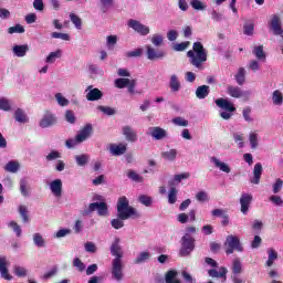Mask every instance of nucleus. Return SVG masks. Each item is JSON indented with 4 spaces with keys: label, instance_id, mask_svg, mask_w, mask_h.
<instances>
[{
    "label": "nucleus",
    "instance_id": "69168bd1",
    "mask_svg": "<svg viewBox=\"0 0 283 283\" xmlns=\"http://www.w3.org/2000/svg\"><path fill=\"white\" fill-rule=\"evenodd\" d=\"M84 249L86 253H96L98 251V248L96 247V243L88 241L84 244Z\"/></svg>",
    "mask_w": 283,
    "mask_h": 283
},
{
    "label": "nucleus",
    "instance_id": "49530a36",
    "mask_svg": "<svg viewBox=\"0 0 283 283\" xmlns=\"http://www.w3.org/2000/svg\"><path fill=\"white\" fill-rule=\"evenodd\" d=\"M55 101L60 107H67L70 105V99H67L65 96H63L62 93L55 94Z\"/></svg>",
    "mask_w": 283,
    "mask_h": 283
},
{
    "label": "nucleus",
    "instance_id": "7c9ffc66",
    "mask_svg": "<svg viewBox=\"0 0 283 283\" xmlns=\"http://www.w3.org/2000/svg\"><path fill=\"white\" fill-rule=\"evenodd\" d=\"M21 169V164L18 160H10L4 166V171H8L9 174H17Z\"/></svg>",
    "mask_w": 283,
    "mask_h": 283
},
{
    "label": "nucleus",
    "instance_id": "6ab92c4d",
    "mask_svg": "<svg viewBox=\"0 0 283 283\" xmlns=\"http://www.w3.org/2000/svg\"><path fill=\"white\" fill-rule=\"evenodd\" d=\"M122 133L128 143H136V140H138V134L132 128V126H124L122 128Z\"/></svg>",
    "mask_w": 283,
    "mask_h": 283
},
{
    "label": "nucleus",
    "instance_id": "dca6fc26",
    "mask_svg": "<svg viewBox=\"0 0 283 283\" xmlns=\"http://www.w3.org/2000/svg\"><path fill=\"white\" fill-rule=\"evenodd\" d=\"M50 189L55 198H61L63 196V181L61 179H54L50 184Z\"/></svg>",
    "mask_w": 283,
    "mask_h": 283
},
{
    "label": "nucleus",
    "instance_id": "5701e85b",
    "mask_svg": "<svg viewBox=\"0 0 283 283\" xmlns=\"http://www.w3.org/2000/svg\"><path fill=\"white\" fill-rule=\"evenodd\" d=\"M264 168L261 163H256L253 168V178L250 180L252 185H260V179L262 178V172Z\"/></svg>",
    "mask_w": 283,
    "mask_h": 283
},
{
    "label": "nucleus",
    "instance_id": "72a5a7b5",
    "mask_svg": "<svg viewBox=\"0 0 283 283\" xmlns=\"http://www.w3.org/2000/svg\"><path fill=\"white\" fill-rule=\"evenodd\" d=\"M234 80L238 83V85H244L247 81V70L244 67H240L234 75Z\"/></svg>",
    "mask_w": 283,
    "mask_h": 283
},
{
    "label": "nucleus",
    "instance_id": "2f4dec72",
    "mask_svg": "<svg viewBox=\"0 0 283 283\" xmlns=\"http://www.w3.org/2000/svg\"><path fill=\"white\" fill-rule=\"evenodd\" d=\"M191 175L189 172H182L180 175H175L174 179L171 181H169V186L170 187H176V185H180V182H182V180H188V178H190Z\"/></svg>",
    "mask_w": 283,
    "mask_h": 283
},
{
    "label": "nucleus",
    "instance_id": "ddd939ff",
    "mask_svg": "<svg viewBox=\"0 0 283 283\" xmlns=\"http://www.w3.org/2000/svg\"><path fill=\"white\" fill-rule=\"evenodd\" d=\"M54 125H56V115L52 114L51 112H46L39 123V126L42 129H48V127H52Z\"/></svg>",
    "mask_w": 283,
    "mask_h": 283
},
{
    "label": "nucleus",
    "instance_id": "de8ad7c7",
    "mask_svg": "<svg viewBox=\"0 0 283 283\" xmlns=\"http://www.w3.org/2000/svg\"><path fill=\"white\" fill-rule=\"evenodd\" d=\"M130 81L132 80L125 77L117 78L115 80V87H117V90H125Z\"/></svg>",
    "mask_w": 283,
    "mask_h": 283
},
{
    "label": "nucleus",
    "instance_id": "6e6d98bb",
    "mask_svg": "<svg viewBox=\"0 0 283 283\" xmlns=\"http://www.w3.org/2000/svg\"><path fill=\"white\" fill-rule=\"evenodd\" d=\"M97 109L106 116H114V114H116V109L109 106H97Z\"/></svg>",
    "mask_w": 283,
    "mask_h": 283
},
{
    "label": "nucleus",
    "instance_id": "4be33fe9",
    "mask_svg": "<svg viewBox=\"0 0 283 283\" xmlns=\"http://www.w3.org/2000/svg\"><path fill=\"white\" fill-rule=\"evenodd\" d=\"M210 163H213L214 167L223 174H231V167L229 164L221 161L218 157H210Z\"/></svg>",
    "mask_w": 283,
    "mask_h": 283
},
{
    "label": "nucleus",
    "instance_id": "774afa93",
    "mask_svg": "<svg viewBox=\"0 0 283 283\" xmlns=\"http://www.w3.org/2000/svg\"><path fill=\"white\" fill-rule=\"evenodd\" d=\"M150 41L155 48H160V45H163L164 39L160 34H154Z\"/></svg>",
    "mask_w": 283,
    "mask_h": 283
},
{
    "label": "nucleus",
    "instance_id": "aec40b11",
    "mask_svg": "<svg viewBox=\"0 0 283 283\" xmlns=\"http://www.w3.org/2000/svg\"><path fill=\"white\" fill-rule=\"evenodd\" d=\"M108 151L112 154V156H123L127 151V145L126 144H111L108 146Z\"/></svg>",
    "mask_w": 283,
    "mask_h": 283
},
{
    "label": "nucleus",
    "instance_id": "7ed1b4c3",
    "mask_svg": "<svg viewBox=\"0 0 283 283\" xmlns=\"http://www.w3.org/2000/svg\"><path fill=\"white\" fill-rule=\"evenodd\" d=\"M94 134V127L92 124L84 125L76 134L74 138H70L65 142V146L67 149H74L77 145L85 143V140L90 139Z\"/></svg>",
    "mask_w": 283,
    "mask_h": 283
},
{
    "label": "nucleus",
    "instance_id": "b1692460",
    "mask_svg": "<svg viewBox=\"0 0 283 283\" xmlns=\"http://www.w3.org/2000/svg\"><path fill=\"white\" fill-rule=\"evenodd\" d=\"M12 52L18 59H23V56L30 52V46L28 44L14 45Z\"/></svg>",
    "mask_w": 283,
    "mask_h": 283
},
{
    "label": "nucleus",
    "instance_id": "393cba45",
    "mask_svg": "<svg viewBox=\"0 0 283 283\" xmlns=\"http://www.w3.org/2000/svg\"><path fill=\"white\" fill-rule=\"evenodd\" d=\"M88 93L86 94L87 101H101L103 98V92L98 88H92V86H88Z\"/></svg>",
    "mask_w": 283,
    "mask_h": 283
},
{
    "label": "nucleus",
    "instance_id": "f704fd0d",
    "mask_svg": "<svg viewBox=\"0 0 283 283\" xmlns=\"http://www.w3.org/2000/svg\"><path fill=\"white\" fill-rule=\"evenodd\" d=\"M177 157L178 150L176 148L161 153V158H164V160H168V163H174V160H176Z\"/></svg>",
    "mask_w": 283,
    "mask_h": 283
},
{
    "label": "nucleus",
    "instance_id": "603ef678",
    "mask_svg": "<svg viewBox=\"0 0 283 283\" xmlns=\"http://www.w3.org/2000/svg\"><path fill=\"white\" fill-rule=\"evenodd\" d=\"M8 227L10 229H12V231L15 233L17 238H21V233H22L21 226H19V223H17V221H10L8 223Z\"/></svg>",
    "mask_w": 283,
    "mask_h": 283
},
{
    "label": "nucleus",
    "instance_id": "4c0bfd02",
    "mask_svg": "<svg viewBox=\"0 0 283 283\" xmlns=\"http://www.w3.org/2000/svg\"><path fill=\"white\" fill-rule=\"evenodd\" d=\"M166 283H182L178 280V272L176 270H170L166 273Z\"/></svg>",
    "mask_w": 283,
    "mask_h": 283
},
{
    "label": "nucleus",
    "instance_id": "c9c22d12",
    "mask_svg": "<svg viewBox=\"0 0 283 283\" xmlns=\"http://www.w3.org/2000/svg\"><path fill=\"white\" fill-rule=\"evenodd\" d=\"M272 103L273 105H276L277 107H282L283 105V93L280 90H275L272 93Z\"/></svg>",
    "mask_w": 283,
    "mask_h": 283
},
{
    "label": "nucleus",
    "instance_id": "c03bdc74",
    "mask_svg": "<svg viewBox=\"0 0 283 283\" xmlns=\"http://www.w3.org/2000/svg\"><path fill=\"white\" fill-rule=\"evenodd\" d=\"M75 163H77L78 167H85L90 163V155L83 154L75 156Z\"/></svg>",
    "mask_w": 283,
    "mask_h": 283
},
{
    "label": "nucleus",
    "instance_id": "0eeeda50",
    "mask_svg": "<svg viewBox=\"0 0 283 283\" xmlns=\"http://www.w3.org/2000/svg\"><path fill=\"white\" fill-rule=\"evenodd\" d=\"M111 273L113 280L123 282V277H125V274L123 273V259H113Z\"/></svg>",
    "mask_w": 283,
    "mask_h": 283
},
{
    "label": "nucleus",
    "instance_id": "5fc2aeb1",
    "mask_svg": "<svg viewBox=\"0 0 283 283\" xmlns=\"http://www.w3.org/2000/svg\"><path fill=\"white\" fill-rule=\"evenodd\" d=\"M61 151L59 150H51L48 155H46V161L48 163H52V160H59V158H61Z\"/></svg>",
    "mask_w": 283,
    "mask_h": 283
},
{
    "label": "nucleus",
    "instance_id": "8fccbe9b",
    "mask_svg": "<svg viewBox=\"0 0 283 283\" xmlns=\"http://www.w3.org/2000/svg\"><path fill=\"white\" fill-rule=\"evenodd\" d=\"M189 45H191V42H189V41L176 43L172 45V50L175 52H185V50H187V48H189Z\"/></svg>",
    "mask_w": 283,
    "mask_h": 283
},
{
    "label": "nucleus",
    "instance_id": "9d476101",
    "mask_svg": "<svg viewBox=\"0 0 283 283\" xmlns=\"http://www.w3.org/2000/svg\"><path fill=\"white\" fill-rule=\"evenodd\" d=\"M145 49H146V56H147L148 61H158L160 59H165V56L167 55V53H165V51L154 49V46H151V44L146 45Z\"/></svg>",
    "mask_w": 283,
    "mask_h": 283
},
{
    "label": "nucleus",
    "instance_id": "423d86ee",
    "mask_svg": "<svg viewBox=\"0 0 283 283\" xmlns=\"http://www.w3.org/2000/svg\"><path fill=\"white\" fill-rule=\"evenodd\" d=\"M224 247L227 255H231V253H233L234 251H239V253H242V251H244V249L242 248V243H240V238L233 234L227 237Z\"/></svg>",
    "mask_w": 283,
    "mask_h": 283
},
{
    "label": "nucleus",
    "instance_id": "a18cd8bd",
    "mask_svg": "<svg viewBox=\"0 0 283 283\" xmlns=\"http://www.w3.org/2000/svg\"><path fill=\"white\" fill-rule=\"evenodd\" d=\"M70 20L75 25L76 30H82L83 20L76 15V13H70Z\"/></svg>",
    "mask_w": 283,
    "mask_h": 283
},
{
    "label": "nucleus",
    "instance_id": "3c124183",
    "mask_svg": "<svg viewBox=\"0 0 283 283\" xmlns=\"http://www.w3.org/2000/svg\"><path fill=\"white\" fill-rule=\"evenodd\" d=\"M117 43H118V36L108 35L106 38V48H108V50H114Z\"/></svg>",
    "mask_w": 283,
    "mask_h": 283
},
{
    "label": "nucleus",
    "instance_id": "412c9836",
    "mask_svg": "<svg viewBox=\"0 0 283 283\" xmlns=\"http://www.w3.org/2000/svg\"><path fill=\"white\" fill-rule=\"evenodd\" d=\"M270 30H272L273 34H279L280 31L282 30V20L280 15L274 14L272 15V19L270 21Z\"/></svg>",
    "mask_w": 283,
    "mask_h": 283
},
{
    "label": "nucleus",
    "instance_id": "bb28decb",
    "mask_svg": "<svg viewBox=\"0 0 283 283\" xmlns=\"http://www.w3.org/2000/svg\"><path fill=\"white\" fill-rule=\"evenodd\" d=\"M112 6H114V0H97V8L102 14H107Z\"/></svg>",
    "mask_w": 283,
    "mask_h": 283
},
{
    "label": "nucleus",
    "instance_id": "f8f14e48",
    "mask_svg": "<svg viewBox=\"0 0 283 283\" xmlns=\"http://www.w3.org/2000/svg\"><path fill=\"white\" fill-rule=\"evenodd\" d=\"M239 202L241 205V213H243V216H247L249 213L251 202H253V195L242 192Z\"/></svg>",
    "mask_w": 283,
    "mask_h": 283
},
{
    "label": "nucleus",
    "instance_id": "09e8293b",
    "mask_svg": "<svg viewBox=\"0 0 283 283\" xmlns=\"http://www.w3.org/2000/svg\"><path fill=\"white\" fill-rule=\"evenodd\" d=\"M178 200V190L175 187H171L168 193V202L169 205H176Z\"/></svg>",
    "mask_w": 283,
    "mask_h": 283
},
{
    "label": "nucleus",
    "instance_id": "864d4df0",
    "mask_svg": "<svg viewBox=\"0 0 283 283\" xmlns=\"http://www.w3.org/2000/svg\"><path fill=\"white\" fill-rule=\"evenodd\" d=\"M0 109L2 112H10L12 109V105H10V99L6 97L0 98Z\"/></svg>",
    "mask_w": 283,
    "mask_h": 283
},
{
    "label": "nucleus",
    "instance_id": "1a4fd4ad",
    "mask_svg": "<svg viewBox=\"0 0 283 283\" xmlns=\"http://www.w3.org/2000/svg\"><path fill=\"white\" fill-rule=\"evenodd\" d=\"M128 28H132V30L137 32V34H140V36H147V34H149V32H150L149 27H147V25L140 23V21L134 20V19H130L128 21Z\"/></svg>",
    "mask_w": 283,
    "mask_h": 283
},
{
    "label": "nucleus",
    "instance_id": "20e7f679",
    "mask_svg": "<svg viewBox=\"0 0 283 283\" xmlns=\"http://www.w3.org/2000/svg\"><path fill=\"white\" fill-rule=\"evenodd\" d=\"M216 105L220 109H223V112L220 113L221 118H223V120H230L235 112V105L231 101L222 97L216 99Z\"/></svg>",
    "mask_w": 283,
    "mask_h": 283
},
{
    "label": "nucleus",
    "instance_id": "e2e57ef3",
    "mask_svg": "<svg viewBox=\"0 0 283 283\" xmlns=\"http://www.w3.org/2000/svg\"><path fill=\"white\" fill-rule=\"evenodd\" d=\"M127 177L129 178V180H133L134 182H143V177H140V175H138L134 170H128Z\"/></svg>",
    "mask_w": 283,
    "mask_h": 283
},
{
    "label": "nucleus",
    "instance_id": "f03ea898",
    "mask_svg": "<svg viewBox=\"0 0 283 283\" xmlns=\"http://www.w3.org/2000/svg\"><path fill=\"white\" fill-rule=\"evenodd\" d=\"M187 56L189 59V63L193 65L197 70H203L205 63H207V59L209 56L207 49L200 42H195L192 45V50L187 52Z\"/></svg>",
    "mask_w": 283,
    "mask_h": 283
},
{
    "label": "nucleus",
    "instance_id": "bf43d9fd",
    "mask_svg": "<svg viewBox=\"0 0 283 283\" xmlns=\"http://www.w3.org/2000/svg\"><path fill=\"white\" fill-rule=\"evenodd\" d=\"M190 6L193 10H207V4L200 0H191Z\"/></svg>",
    "mask_w": 283,
    "mask_h": 283
},
{
    "label": "nucleus",
    "instance_id": "a211bd4d",
    "mask_svg": "<svg viewBox=\"0 0 283 283\" xmlns=\"http://www.w3.org/2000/svg\"><path fill=\"white\" fill-rule=\"evenodd\" d=\"M8 258L0 255V275L3 280H12V275L8 273Z\"/></svg>",
    "mask_w": 283,
    "mask_h": 283
},
{
    "label": "nucleus",
    "instance_id": "f3484780",
    "mask_svg": "<svg viewBox=\"0 0 283 283\" xmlns=\"http://www.w3.org/2000/svg\"><path fill=\"white\" fill-rule=\"evenodd\" d=\"M169 87L174 94H178V92L182 90V83L180 82V77L177 74L170 75Z\"/></svg>",
    "mask_w": 283,
    "mask_h": 283
},
{
    "label": "nucleus",
    "instance_id": "0e129e2a",
    "mask_svg": "<svg viewBox=\"0 0 283 283\" xmlns=\"http://www.w3.org/2000/svg\"><path fill=\"white\" fill-rule=\"evenodd\" d=\"M139 202L142 205H144L145 207H151V203L154 202V200L151 199V197L147 196V195H142L138 198Z\"/></svg>",
    "mask_w": 283,
    "mask_h": 283
},
{
    "label": "nucleus",
    "instance_id": "f257e3e1",
    "mask_svg": "<svg viewBox=\"0 0 283 283\" xmlns=\"http://www.w3.org/2000/svg\"><path fill=\"white\" fill-rule=\"evenodd\" d=\"M129 218H140V214L134 207L129 206L127 197H120L117 201V219L111 220V227L116 230L123 229L125 227L124 220H129Z\"/></svg>",
    "mask_w": 283,
    "mask_h": 283
},
{
    "label": "nucleus",
    "instance_id": "58836bf2",
    "mask_svg": "<svg viewBox=\"0 0 283 283\" xmlns=\"http://www.w3.org/2000/svg\"><path fill=\"white\" fill-rule=\"evenodd\" d=\"M249 142L251 149H258V145L260 143V135L255 132H251L249 134Z\"/></svg>",
    "mask_w": 283,
    "mask_h": 283
},
{
    "label": "nucleus",
    "instance_id": "a878e982",
    "mask_svg": "<svg viewBox=\"0 0 283 283\" xmlns=\"http://www.w3.org/2000/svg\"><path fill=\"white\" fill-rule=\"evenodd\" d=\"M227 273H229V270L224 266H221L219 271L216 269H211L208 271V275L210 277H222L224 281L227 280Z\"/></svg>",
    "mask_w": 283,
    "mask_h": 283
},
{
    "label": "nucleus",
    "instance_id": "79ce46f5",
    "mask_svg": "<svg viewBox=\"0 0 283 283\" xmlns=\"http://www.w3.org/2000/svg\"><path fill=\"white\" fill-rule=\"evenodd\" d=\"M275 260H277V251L274 249H269L268 250V261L265 263L266 266H271L274 264Z\"/></svg>",
    "mask_w": 283,
    "mask_h": 283
},
{
    "label": "nucleus",
    "instance_id": "39448f33",
    "mask_svg": "<svg viewBox=\"0 0 283 283\" xmlns=\"http://www.w3.org/2000/svg\"><path fill=\"white\" fill-rule=\"evenodd\" d=\"M193 249H196V239L191 237V234L185 233V235L181 238L179 255L181 258H187V255H191Z\"/></svg>",
    "mask_w": 283,
    "mask_h": 283
},
{
    "label": "nucleus",
    "instance_id": "e433bc0d",
    "mask_svg": "<svg viewBox=\"0 0 283 283\" xmlns=\"http://www.w3.org/2000/svg\"><path fill=\"white\" fill-rule=\"evenodd\" d=\"M252 54H254V56L258 59V61H266V53H264V46L263 45H259V46H254Z\"/></svg>",
    "mask_w": 283,
    "mask_h": 283
},
{
    "label": "nucleus",
    "instance_id": "6e6552de",
    "mask_svg": "<svg viewBox=\"0 0 283 283\" xmlns=\"http://www.w3.org/2000/svg\"><path fill=\"white\" fill-rule=\"evenodd\" d=\"M98 216H107L108 213V208H107V203L105 202H93L90 203L88 209L84 211L85 216H90V213H92L93 211H96Z\"/></svg>",
    "mask_w": 283,
    "mask_h": 283
},
{
    "label": "nucleus",
    "instance_id": "4468645a",
    "mask_svg": "<svg viewBox=\"0 0 283 283\" xmlns=\"http://www.w3.org/2000/svg\"><path fill=\"white\" fill-rule=\"evenodd\" d=\"M227 94L232 98H242L244 96H251V91H242V88L238 86L229 85L227 87Z\"/></svg>",
    "mask_w": 283,
    "mask_h": 283
},
{
    "label": "nucleus",
    "instance_id": "a19ab883",
    "mask_svg": "<svg viewBox=\"0 0 283 283\" xmlns=\"http://www.w3.org/2000/svg\"><path fill=\"white\" fill-rule=\"evenodd\" d=\"M18 212L20 213L22 218V222L25 224L30 222V216L28 214V206L20 205L18 207Z\"/></svg>",
    "mask_w": 283,
    "mask_h": 283
},
{
    "label": "nucleus",
    "instance_id": "13d9d810",
    "mask_svg": "<svg viewBox=\"0 0 283 283\" xmlns=\"http://www.w3.org/2000/svg\"><path fill=\"white\" fill-rule=\"evenodd\" d=\"M150 254L149 252H142L138 254V256L135 259V264H143V262H147L149 260Z\"/></svg>",
    "mask_w": 283,
    "mask_h": 283
},
{
    "label": "nucleus",
    "instance_id": "c756f323",
    "mask_svg": "<svg viewBox=\"0 0 283 283\" xmlns=\"http://www.w3.org/2000/svg\"><path fill=\"white\" fill-rule=\"evenodd\" d=\"M211 90L209 87V85H201L198 86L196 90V96L197 98H199V101H202L205 98H207V96H209Z\"/></svg>",
    "mask_w": 283,
    "mask_h": 283
},
{
    "label": "nucleus",
    "instance_id": "052dcab7",
    "mask_svg": "<svg viewBox=\"0 0 283 283\" xmlns=\"http://www.w3.org/2000/svg\"><path fill=\"white\" fill-rule=\"evenodd\" d=\"M73 266L77 271H80V273H83V271H85V269H86L85 263H83V261H81V259H78V258L73 259Z\"/></svg>",
    "mask_w": 283,
    "mask_h": 283
},
{
    "label": "nucleus",
    "instance_id": "338daca9",
    "mask_svg": "<svg viewBox=\"0 0 283 283\" xmlns=\"http://www.w3.org/2000/svg\"><path fill=\"white\" fill-rule=\"evenodd\" d=\"M272 189H273V193H280V191H282L283 189V180L277 178L273 184Z\"/></svg>",
    "mask_w": 283,
    "mask_h": 283
},
{
    "label": "nucleus",
    "instance_id": "ea45409f",
    "mask_svg": "<svg viewBox=\"0 0 283 283\" xmlns=\"http://www.w3.org/2000/svg\"><path fill=\"white\" fill-rule=\"evenodd\" d=\"M232 275H240L242 273V261L234 259L231 266Z\"/></svg>",
    "mask_w": 283,
    "mask_h": 283
},
{
    "label": "nucleus",
    "instance_id": "473e14b6",
    "mask_svg": "<svg viewBox=\"0 0 283 283\" xmlns=\"http://www.w3.org/2000/svg\"><path fill=\"white\" fill-rule=\"evenodd\" d=\"M61 56H63V51L61 49H57L56 51L49 53L45 59V63H56V59H61Z\"/></svg>",
    "mask_w": 283,
    "mask_h": 283
},
{
    "label": "nucleus",
    "instance_id": "9b49d317",
    "mask_svg": "<svg viewBox=\"0 0 283 283\" xmlns=\"http://www.w3.org/2000/svg\"><path fill=\"white\" fill-rule=\"evenodd\" d=\"M111 254L114 260H123V247L120 245V238L115 237L111 243Z\"/></svg>",
    "mask_w": 283,
    "mask_h": 283
},
{
    "label": "nucleus",
    "instance_id": "c85d7f7f",
    "mask_svg": "<svg viewBox=\"0 0 283 283\" xmlns=\"http://www.w3.org/2000/svg\"><path fill=\"white\" fill-rule=\"evenodd\" d=\"M14 119L17 120V123H21L23 125H25V123H30L28 114H25V111H23L22 108L15 109Z\"/></svg>",
    "mask_w": 283,
    "mask_h": 283
},
{
    "label": "nucleus",
    "instance_id": "680f3d73",
    "mask_svg": "<svg viewBox=\"0 0 283 283\" xmlns=\"http://www.w3.org/2000/svg\"><path fill=\"white\" fill-rule=\"evenodd\" d=\"M127 59H138L140 56H143V49H135L134 51H128L126 53Z\"/></svg>",
    "mask_w": 283,
    "mask_h": 283
},
{
    "label": "nucleus",
    "instance_id": "4d7b16f0",
    "mask_svg": "<svg viewBox=\"0 0 283 283\" xmlns=\"http://www.w3.org/2000/svg\"><path fill=\"white\" fill-rule=\"evenodd\" d=\"M23 32H25V29L21 24H17L8 29L9 34H23Z\"/></svg>",
    "mask_w": 283,
    "mask_h": 283
},
{
    "label": "nucleus",
    "instance_id": "37998d69",
    "mask_svg": "<svg viewBox=\"0 0 283 283\" xmlns=\"http://www.w3.org/2000/svg\"><path fill=\"white\" fill-rule=\"evenodd\" d=\"M33 243L38 249H43L45 247V239H43V235L41 233H34L33 234Z\"/></svg>",
    "mask_w": 283,
    "mask_h": 283
},
{
    "label": "nucleus",
    "instance_id": "2eb2a0df",
    "mask_svg": "<svg viewBox=\"0 0 283 283\" xmlns=\"http://www.w3.org/2000/svg\"><path fill=\"white\" fill-rule=\"evenodd\" d=\"M148 136H151L154 140H165L167 138V132L165 128H160L158 126L148 128Z\"/></svg>",
    "mask_w": 283,
    "mask_h": 283
},
{
    "label": "nucleus",
    "instance_id": "cd10ccee",
    "mask_svg": "<svg viewBox=\"0 0 283 283\" xmlns=\"http://www.w3.org/2000/svg\"><path fill=\"white\" fill-rule=\"evenodd\" d=\"M20 192H21V196H23L24 198H30L32 193V189L30 188V185L28 184V179L25 178L20 179Z\"/></svg>",
    "mask_w": 283,
    "mask_h": 283
}]
</instances>
